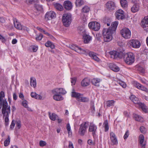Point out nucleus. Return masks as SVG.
<instances>
[{"mask_svg":"<svg viewBox=\"0 0 148 148\" xmlns=\"http://www.w3.org/2000/svg\"><path fill=\"white\" fill-rule=\"evenodd\" d=\"M62 21L64 26L67 27L69 26L71 21V16L70 14H64L62 18Z\"/></svg>","mask_w":148,"mask_h":148,"instance_id":"obj_5","label":"nucleus"},{"mask_svg":"<svg viewBox=\"0 0 148 148\" xmlns=\"http://www.w3.org/2000/svg\"><path fill=\"white\" fill-rule=\"evenodd\" d=\"M88 54L90 57L95 61L99 62L101 61L100 59L97 56L95 53L90 51L89 52Z\"/></svg>","mask_w":148,"mask_h":148,"instance_id":"obj_18","label":"nucleus"},{"mask_svg":"<svg viewBox=\"0 0 148 148\" xmlns=\"http://www.w3.org/2000/svg\"><path fill=\"white\" fill-rule=\"evenodd\" d=\"M116 18L118 20H122L125 18V15L124 11L121 9L117 10L115 13Z\"/></svg>","mask_w":148,"mask_h":148,"instance_id":"obj_11","label":"nucleus"},{"mask_svg":"<svg viewBox=\"0 0 148 148\" xmlns=\"http://www.w3.org/2000/svg\"><path fill=\"white\" fill-rule=\"evenodd\" d=\"M139 145L141 148H145L146 141L145 140L144 137L142 134L139 135L138 138Z\"/></svg>","mask_w":148,"mask_h":148,"instance_id":"obj_13","label":"nucleus"},{"mask_svg":"<svg viewBox=\"0 0 148 148\" xmlns=\"http://www.w3.org/2000/svg\"><path fill=\"white\" fill-rule=\"evenodd\" d=\"M148 21L147 18L145 17L141 21V25L144 29L148 32Z\"/></svg>","mask_w":148,"mask_h":148,"instance_id":"obj_17","label":"nucleus"},{"mask_svg":"<svg viewBox=\"0 0 148 148\" xmlns=\"http://www.w3.org/2000/svg\"><path fill=\"white\" fill-rule=\"evenodd\" d=\"M46 144V143L45 141L41 140L39 142V145L40 147H44L45 146Z\"/></svg>","mask_w":148,"mask_h":148,"instance_id":"obj_48","label":"nucleus"},{"mask_svg":"<svg viewBox=\"0 0 148 148\" xmlns=\"http://www.w3.org/2000/svg\"><path fill=\"white\" fill-rule=\"evenodd\" d=\"M91 82L93 85L98 86H99L100 80L99 79L93 78L92 79Z\"/></svg>","mask_w":148,"mask_h":148,"instance_id":"obj_24","label":"nucleus"},{"mask_svg":"<svg viewBox=\"0 0 148 148\" xmlns=\"http://www.w3.org/2000/svg\"><path fill=\"white\" fill-rule=\"evenodd\" d=\"M71 83L72 85H75L76 81V78L75 77H73L71 78Z\"/></svg>","mask_w":148,"mask_h":148,"instance_id":"obj_51","label":"nucleus"},{"mask_svg":"<svg viewBox=\"0 0 148 148\" xmlns=\"http://www.w3.org/2000/svg\"><path fill=\"white\" fill-rule=\"evenodd\" d=\"M60 94H64L66 93V91L64 89L62 88H58Z\"/></svg>","mask_w":148,"mask_h":148,"instance_id":"obj_46","label":"nucleus"},{"mask_svg":"<svg viewBox=\"0 0 148 148\" xmlns=\"http://www.w3.org/2000/svg\"><path fill=\"white\" fill-rule=\"evenodd\" d=\"M43 37L42 35L41 34H39L38 36L36 38V39L37 40H41Z\"/></svg>","mask_w":148,"mask_h":148,"instance_id":"obj_53","label":"nucleus"},{"mask_svg":"<svg viewBox=\"0 0 148 148\" xmlns=\"http://www.w3.org/2000/svg\"><path fill=\"white\" fill-rule=\"evenodd\" d=\"M44 33V34L46 35H47L50 37L51 38H53V36L51 34H50L49 33H48L47 32L45 31V30H44L42 32Z\"/></svg>","mask_w":148,"mask_h":148,"instance_id":"obj_59","label":"nucleus"},{"mask_svg":"<svg viewBox=\"0 0 148 148\" xmlns=\"http://www.w3.org/2000/svg\"><path fill=\"white\" fill-rule=\"evenodd\" d=\"M89 28L95 31H98L100 29V25L99 23L96 21H92L88 24Z\"/></svg>","mask_w":148,"mask_h":148,"instance_id":"obj_7","label":"nucleus"},{"mask_svg":"<svg viewBox=\"0 0 148 148\" xmlns=\"http://www.w3.org/2000/svg\"><path fill=\"white\" fill-rule=\"evenodd\" d=\"M10 113V107L8 106L7 102L6 100H3L2 104V113L3 117H5V125L7 126L9 121V114Z\"/></svg>","mask_w":148,"mask_h":148,"instance_id":"obj_2","label":"nucleus"},{"mask_svg":"<svg viewBox=\"0 0 148 148\" xmlns=\"http://www.w3.org/2000/svg\"><path fill=\"white\" fill-rule=\"evenodd\" d=\"M49 117L51 120L55 121L57 118L58 116L55 113H52V114L49 113Z\"/></svg>","mask_w":148,"mask_h":148,"instance_id":"obj_35","label":"nucleus"},{"mask_svg":"<svg viewBox=\"0 0 148 148\" xmlns=\"http://www.w3.org/2000/svg\"><path fill=\"white\" fill-rule=\"evenodd\" d=\"M53 98L54 100L57 101H60L62 100L63 99V97L60 94L54 95Z\"/></svg>","mask_w":148,"mask_h":148,"instance_id":"obj_29","label":"nucleus"},{"mask_svg":"<svg viewBox=\"0 0 148 148\" xmlns=\"http://www.w3.org/2000/svg\"><path fill=\"white\" fill-rule=\"evenodd\" d=\"M69 148H74L72 142L69 141Z\"/></svg>","mask_w":148,"mask_h":148,"instance_id":"obj_64","label":"nucleus"},{"mask_svg":"<svg viewBox=\"0 0 148 148\" xmlns=\"http://www.w3.org/2000/svg\"><path fill=\"white\" fill-rule=\"evenodd\" d=\"M64 8L66 10H70L72 7V5L71 2L68 1H65L64 3Z\"/></svg>","mask_w":148,"mask_h":148,"instance_id":"obj_19","label":"nucleus"},{"mask_svg":"<svg viewBox=\"0 0 148 148\" xmlns=\"http://www.w3.org/2000/svg\"><path fill=\"white\" fill-rule=\"evenodd\" d=\"M106 8L108 11H112L114 10L116 7L115 3L112 1H109L105 4Z\"/></svg>","mask_w":148,"mask_h":148,"instance_id":"obj_9","label":"nucleus"},{"mask_svg":"<svg viewBox=\"0 0 148 148\" xmlns=\"http://www.w3.org/2000/svg\"><path fill=\"white\" fill-rule=\"evenodd\" d=\"M118 23L117 21L113 22L109 28H103L102 34L105 42H110L112 39V34L116 31Z\"/></svg>","mask_w":148,"mask_h":148,"instance_id":"obj_1","label":"nucleus"},{"mask_svg":"<svg viewBox=\"0 0 148 148\" xmlns=\"http://www.w3.org/2000/svg\"><path fill=\"white\" fill-rule=\"evenodd\" d=\"M34 98L36 99L39 100H42L43 99H42V97L41 96L37 94Z\"/></svg>","mask_w":148,"mask_h":148,"instance_id":"obj_54","label":"nucleus"},{"mask_svg":"<svg viewBox=\"0 0 148 148\" xmlns=\"http://www.w3.org/2000/svg\"><path fill=\"white\" fill-rule=\"evenodd\" d=\"M139 9V5L137 4H135L132 7L131 11L132 12L135 13L138 11Z\"/></svg>","mask_w":148,"mask_h":148,"instance_id":"obj_23","label":"nucleus"},{"mask_svg":"<svg viewBox=\"0 0 148 148\" xmlns=\"http://www.w3.org/2000/svg\"><path fill=\"white\" fill-rule=\"evenodd\" d=\"M97 127L95 124L90 123L88 131L92 132V134L94 137L96 135Z\"/></svg>","mask_w":148,"mask_h":148,"instance_id":"obj_16","label":"nucleus"},{"mask_svg":"<svg viewBox=\"0 0 148 148\" xmlns=\"http://www.w3.org/2000/svg\"><path fill=\"white\" fill-rule=\"evenodd\" d=\"M22 105L25 108L27 107L28 106V102L26 100H24L21 103Z\"/></svg>","mask_w":148,"mask_h":148,"instance_id":"obj_44","label":"nucleus"},{"mask_svg":"<svg viewBox=\"0 0 148 148\" xmlns=\"http://www.w3.org/2000/svg\"><path fill=\"white\" fill-rule=\"evenodd\" d=\"M78 101L83 102H88L89 101V99L87 97H82L81 95Z\"/></svg>","mask_w":148,"mask_h":148,"instance_id":"obj_30","label":"nucleus"},{"mask_svg":"<svg viewBox=\"0 0 148 148\" xmlns=\"http://www.w3.org/2000/svg\"><path fill=\"white\" fill-rule=\"evenodd\" d=\"M109 67L111 70L115 72H118L120 70L119 67L113 63H110Z\"/></svg>","mask_w":148,"mask_h":148,"instance_id":"obj_20","label":"nucleus"},{"mask_svg":"<svg viewBox=\"0 0 148 148\" xmlns=\"http://www.w3.org/2000/svg\"><path fill=\"white\" fill-rule=\"evenodd\" d=\"M134 86L137 88L139 89L141 84L137 82H135L134 84Z\"/></svg>","mask_w":148,"mask_h":148,"instance_id":"obj_61","label":"nucleus"},{"mask_svg":"<svg viewBox=\"0 0 148 148\" xmlns=\"http://www.w3.org/2000/svg\"><path fill=\"white\" fill-rule=\"evenodd\" d=\"M15 125V121L12 120L10 125V128L12 130L14 128Z\"/></svg>","mask_w":148,"mask_h":148,"instance_id":"obj_50","label":"nucleus"},{"mask_svg":"<svg viewBox=\"0 0 148 148\" xmlns=\"http://www.w3.org/2000/svg\"><path fill=\"white\" fill-rule=\"evenodd\" d=\"M84 4V1L83 0H76L75 4L76 6H80Z\"/></svg>","mask_w":148,"mask_h":148,"instance_id":"obj_37","label":"nucleus"},{"mask_svg":"<svg viewBox=\"0 0 148 148\" xmlns=\"http://www.w3.org/2000/svg\"><path fill=\"white\" fill-rule=\"evenodd\" d=\"M121 34L122 36L125 39H128L130 38L131 32L128 28H125L120 31Z\"/></svg>","mask_w":148,"mask_h":148,"instance_id":"obj_6","label":"nucleus"},{"mask_svg":"<svg viewBox=\"0 0 148 148\" xmlns=\"http://www.w3.org/2000/svg\"><path fill=\"white\" fill-rule=\"evenodd\" d=\"M124 60L127 64L130 65L132 64L134 61V56L133 53L129 52L123 56Z\"/></svg>","mask_w":148,"mask_h":148,"instance_id":"obj_4","label":"nucleus"},{"mask_svg":"<svg viewBox=\"0 0 148 148\" xmlns=\"http://www.w3.org/2000/svg\"><path fill=\"white\" fill-rule=\"evenodd\" d=\"M139 89H140L143 91H147L148 90L147 89L146 87H144L142 85H141V86L140 87Z\"/></svg>","mask_w":148,"mask_h":148,"instance_id":"obj_57","label":"nucleus"},{"mask_svg":"<svg viewBox=\"0 0 148 148\" xmlns=\"http://www.w3.org/2000/svg\"><path fill=\"white\" fill-rule=\"evenodd\" d=\"M84 42L85 43H88L91 40L92 37L89 35L86 34L83 36Z\"/></svg>","mask_w":148,"mask_h":148,"instance_id":"obj_22","label":"nucleus"},{"mask_svg":"<svg viewBox=\"0 0 148 148\" xmlns=\"http://www.w3.org/2000/svg\"><path fill=\"white\" fill-rule=\"evenodd\" d=\"M115 101L113 100H109L107 102V106L108 107H111L113 106Z\"/></svg>","mask_w":148,"mask_h":148,"instance_id":"obj_40","label":"nucleus"},{"mask_svg":"<svg viewBox=\"0 0 148 148\" xmlns=\"http://www.w3.org/2000/svg\"><path fill=\"white\" fill-rule=\"evenodd\" d=\"M130 98L132 101L136 104V106H139V108H141L142 110L145 112H148V108L144 104L140 102L138 98L134 95H132Z\"/></svg>","mask_w":148,"mask_h":148,"instance_id":"obj_3","label":"nucleus"},{"mask_svg":"<svg viewBox=\"0 0 148 148\" xmlns=\"http://www.w3.org/2000/svg\"><path fill=\"white\" fill-rule=\"evenodd\" d=\"M70 48L77 52L83 54H85L88 53V50L86 49H82L81 48L75 45H72L70 46Z\"/></svg>","mask_w":148,"mask_h":148,"instance_id":"obj_10","label":"nucleus"},{"mask_svg":"<svg viewBox=\"0 0 148 148\" xmlns=\"http://www.w3.org/2000/svg\"><path fill=\"white\" fill-rule=\"evenodd\" d=\"M129 135V132L128 130H127L125 132V135L124 136L123 138L124 139H126L128 137Z\"/></svg>","mask_w":148,"mask_h":148,"instance_id":"obj_58","label":"nucleus"},{"mask_svg":"<svg viewBox=\"0 0 148 148\" xmlns=\"http://www.w3.org/2000/svg\"><path fill=\"white\" fill-rule=\"evenodd\" d=\"M45 46L47 47H50L51 49L54 48L55 46L54 44L49 41H48L45 44Z\"/></svg>","mask_w":148,"mask_h":148,"instance_id":"obj_31","label":"nucleus"},{"mask_svg":"<svg viewBox=\"0 0 148 148\" xmlns=\"http://www.w3.org/2000/svg\"><path fill=\"white\" fill-rule=\"evenodd\" d=\"M30 84L32 86L35 88L36 86V79L33 77H31L30 79Z\"/></svg>","mask_w":148,"mask_h":148,"instance_id":"obj_32","label":"nucleus"},{"mask_svg":"<svg viewBox=\"0 0 148 148\" xmlns=\"http://www.w3.org/2000/svg\"><path fill=\"white\" fill-rule=\"evenodd\" d=\"M129 43L130 46L134 48H138L140 46V42L136 40H131L129 41Z\"/></svg>","mask_w":148,"mask_h":148,"instance_id":"obj_14","label":"nucleus"},{"mask_svg":"<svg viewBox=\"0 0 148 148\" xmlns=\"http://www.w3.org/2000/svg\"><path fill=\"white\" fill-rule=\"evenodd\" d=\"M14 24L15 27L17 29L21 30L22 29V26L21 24L17 21H14Z\"/></svg>","mask_w":148,"mask_h":148,"instance_id":"obj_28","label":"nucleus"},{"mask_svg":"<svg viewBox=\"0 0 148 148\" xmlns=\"http://www.w3.org/2000/svg\"><path fill=\"white\" fill-rule=\"evenodd\" d=\"M52 92L54 95H55V94H60V92H59L58 88H56L53 90H52Z\"/></svg>","mask_w":148,"mask_h":148,"instance_id":"obj_43","label":"nucleus"},{"mask_svg":"<svg viewBox=\"0 0 148 148\" xmlns=\"http://www.w3.org/2000/svg\"><path fill=\"white\" fill-rule=\"evenodd\" d=\"M120 3L121 6L123 8H126L127 7V2L126 0H120Z\"/></svg>","mask_w":148,"mask_h":148,"instance_id":"obj_33","label":"nucleus"},{"mask_svg":"<svg viewBox=\"0 0 148 148\" xmlns=\"http://www.w3.org/2000/svg\"><path fill=\"white\" fill-rule=\"evenodd\" d=\"M35 10L38 11H41L42 10V6L40 5L37 4L35 6Z\"/></svg>","mask_w":148,"mask_h":148,"instance_id":"obj_41","label":"nucleus"},{"mask_svg":"<svg viewBox=\"0 0 148 148\" xmlns=\"http://www.w3.org/2000/svg\"><path fill=\"white\" fill-rule=\"evenodd\" d=\"M78 33L82 36L86 34V30L83 27H78Z\"/></svg>","mask_w":148,"mask_h":148,"instance_id":"obj_27","label":"nucleus"},{"mask_svg":"<svg viewBox=\"0 0 148 148\" xmlns=\"http://www.w3.org/2000/svg\"><path fill=\"white\" fill-rule=\"evenodd\" d=\"M101 34L99 33H98L96 34V38L97 40H100L101 38Z\"/></svg>","mask_w":148,"mask_h":148,"instance_id":"obj_52","label":"nucleus"},{"mask_svg":"<svg viewBox=\"0 0 148 148\" xmlns=\"http://www.w3.org/2000/svg\"><path fill=\"white\" fill-rule=\"evenodd\" d=\"M33 52H36L38 49V47L35 46H33L31 47Z\"/></svg>","mask_w":148,"mask_h":148,"instance_id":"obj_56","label":"nucleus"},{"mask_svg":"<svg viewBox=\"0 0 148 148\" xmlns=\"http://www.w3.org/2000/svg\"><path fill=\"white\" fill-rule=\"evenodd\" d=\"M86 123L85 122L80 125L78 131V133L81 136H83L86 132V129L88 127L86 125Z\"/></svg>","mask_w":148,"mask_h":148,"instance_id":"obj_12","label":"nucleus"},{"mask_svg":"<svg viewBox=\"0 0 148 148\" xmlns=\"http://www.w3.org/2000/svg\"><path fill=\"white\" fill-rule=\"evenodd\" d=\"M109 54L110 55L111 58L113 59H115L117 58H121L123 56V53L122 52H118L114 51H110Z\"/></svg>","mask_w":148,"mask_h":148,"instance_id":"obj_8","label":"nucleus"},{"mask_svg":"<svg viewBox=\"0 0 148 148\" xmlns=\"http://www.w3.org/2000/svg\"><path fill=\"white\" fill-rule=\"evenodd\" d=\"M66 129L68 132V133L69 135H71L72 132L71 131V127L69 123H67L66 126Z\"/></svg>","mask_w":148,"mask_h":148,"instance_id":"obj_42","label":"nucleus"},{"mask_svg":"<svg viewBox=\"0 0 148 148\" xmlns=\"http://www.w3.org/2000/svg\"><path fill=\"white\" fill-rule=\"evenodd\" d=\"M37 0H26V3L29 4H32L37 1Z\"/></svg>","mask_w":148,"mask_h":148,"instance_id":"obj_55","label":"nucleus"},{"mask_svg":"<svg viewBox=\"0 0 148 148\" xmlns=\"http://www.w3.org/2000/svg\"><path fill=\"white\" fill-rule=\"evenodd\" d=\"M110 139L116 138V136L114 133L112 132L110 133Z\"/></svg>","mask_w":148,"mask_h":148,"instance_id":"obj_60","label":"nucleus"},{"mask_svg":"<svg viewBox=\"0 0 148 148\" xmlns=\"http://www.w3.org/2000/svg\"><path fill=\"white\" fill-rule=\"evenodd\" d=\"M16 126L18 128V129H20L21 127V121H16Z\"/></svg>","mask_w":148,"mask_h":148,"instance_id":"obj_62","label":"nucleus"},{"mask_svg":"<svg viewBox=\"0 0 148 148\" xmlns=\"http://www.w3.org/2000/svg\"><path fill=\"white\" fill-rule=\"evenodd\" d=\"M81 95V94L80 93L75 92L74 90H73L72 92L71 96L76 98L77 101L78 100Z\"/></svg>","mask_w":148,"mask_h":148,"instance_id":"obj_25","label":"nucleus"},{"mask_svg":"<svg viewBox=\"0 0 148 148\" xmlns=\"http://www.w3.org/2000/svg\"><path fill=\"white\" fill-rule=\"evenodd\" d=\"M133 118L135 120L141 122L143 121V118L139 115H138L136 114H133Z\"/></svg>","mask_w":148,"mask_h":148,"instance_id":"obj_26","label":"nucleus"},{"mask_svg":"<svg viewBox=\"0 0 148 148\" xmlns=\"http://www.w3.org/2000/svg\"><path fill=\"white\" fill-rule=\"evenodd\" d=\"M90 8L89 7L87 6H85L82 9V12L85 13H87L89 12Z\"/></svg>","mask_w":148,"mask_h":148,"instance_id":"obj_38","label":"nucleus"},{"mask_svg":"<svg viewBox=\"0 0 148 148\" xmlns=\"http://www.w3.org/2000/svg\"><path fill=\"white\" fill-rule=\"evenodd\" d=\"M140 130L141 132L142 133H145L146 132V129L145 127L143 126H142L140 127Z\"/></svg>","mask_w":148,"mask_h":148,"instance_id":"obj_47","label":"nucleus"},{"mask_svg":"<svg viewBox=\"0 0 148 148\" xmlns=\"http://www.w3.org/2000/svg\"><path fill=\"white\" fill-rule=\"evenodd\" d=\"M54 5L55 8L58 10L61 11L63 9L62 6L60 4L56 3L54 4Z\"/></svg>","mask_w":148,"mask_h":148,"instance_id":"obj_36","label":"nucleus"},{"mask_svg":"<svg viewBox=\"0 0 148 148\" xmlns=\"http://www.w3.org/2000/svg\"><path fill=\"white\" fill-rule=\"evenodd\" d=\"M56 14L55 12L53 11H50L47 12L45 15V18L46 20H51L55 17Z\"/></svg>","mask_w":148,"mask_h":148,"instance_id":"obj_15","label":"nucleus"},{"mask_svg":"<svg viewBox=\"0 0 148 148\" xmlns=\"http://www.w3.org/2000/svg\"><path fill=\"white\" fill-rule=\"evenodd\" d=\"M90 82V79L88 78H85L82 81L81 85L82 86H86L89 85Z\"/></svg>","mask_w":148,"mask_h":148,"instance_id":"obj_21","label":"nucleus"},{"mask_svg":"<svg viewBox=\"0 0 148 148\" xmlns=\"http://www.w3.org/2000/svg\"><path fill=\"white\" fill-rule=\"evenodd\" d=\"M103 125L104 127V130L105 132L108 131L109 130V125L107 120H105L103 123Z\"/></svg>","mask_w":148,"mask_h":148,"instance_id":"obj_34","label":"nucleus"},{"mask_svg":"<svg viewBox=\"0 0 148 148\" xmlns=\"http://www.w3.org/2000/svg\"><path fill=\"white\" fill-rule=\"evenodd\" d=\"M5 95L4 92L1 91L0 92V100L2 101L3 98L4 97Z\"/></svg>","mask_w":148,"mask_h":148,"instance_id":"obj_49","label":"nucleus"},{"mask_svg":"<svg viewBox=\"0 0 148 148\" xmlns=\"http://www.w3.org/2000/svg\"><path fill=\"white\" fill-rule=\"evenodd\" d=\"M10 140L9 136H8V138L5 140L4 142V145L5 147L8 146L9 144Z\"/></svg>","mask_w":148,"mask_h":148,"instance_id":"obj_39","label":"nucleus"},{"mask_svg":"<svg viewBox=\"0 0 148 148\" xmlns=\"http://www.w3.org/2000/svg\"><path fill=\"white\" fill-rule=\"evenodd\" d=\"M110 139L113 145H116L118 144V141L116 138H111Z\"/></svg>","mask_w":148,"mask_h":148,"instance_id":"obj_45","label":"nucleus"},{"mask_svg":"<svg viewBox=\"0 0 148 148\" xmlns=\"http://www.w3.org/2000/svg\"><path fill=\"white\" fill-rule=\"evenodd\" d=\"M90 109L92 111V112H94L95 111V108L94 106L93 102L92 103V104H91V105L90 107Z\"/></svg>","mask_w":148,"mask_h":148,"instance_id":"obj_63","label":"nucleus"}]
</instances>
